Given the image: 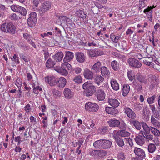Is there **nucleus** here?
Here are the masks:
<instances>
[{
  "instance_id": "obj_49",
  "label": "nucleus",
  "mask_w": 160,
  "mask_h": 160,
  "mask_svg": "<svg viewBox=\"0 0 160 160\" xmlns=\"http://www.w3.org/2000/svg\"><path fill=\"white\" fill-rule=\"evenodd\" d=\"M98 150H92L89 152V154L94 158H98Z\"/></svg>"
},
{
  "instance_id": "obj_26",
  "label": "nucleus",
  "mask_w": 160,
  "mask_h": 160,
  "mask_svg": "<svg viewBox=\"0 0 160 160\" xmlns=\"http://www.w3.org/2000/svg\"><path fill=\"white\" fill-rule=\"evenodd\" d=\"M53 58L57 62H60L62 59L63 54L61 52H58L53 56Z\"/></svg>"
},
{
  "instance_id": "obj_56",
  "label": "nucleus",
  "mask_w": 160,
  "mask_h": 160,
  "mask_svg": "<svg viewBox=\"0 0 160 160\" xmlns=\"http://www.w3.org/2000/svg\"><path fill=\"white\" fill-rule=\"evenodd\" d=\"M155 98V96L153 95L151 97L148 98L147 99V101L149 104H152L154 102Z\"/></svg>"
},
{
  "instance_id": "obj_16",
  "label": "nucleus",
  "mask_w": 160,
  "mask_h": 160,
  "mask_svg": "<svg viewBox=\"0 0 160 160\" xmlns=\"http://www.w3.org/2000/svg\"><path fill=\"white\" fill-rule=\"evenodd\" d=\"M76 15L78 18L83 19H85L87 16V13L84 9H79L77 10L75 12Z\"/></svg>"
},
{
  "instance_id": "obj_27",
  "label": "nucleus",
  "mask_w": 160,
  "mask_h": 160,
  "mask_svg": "<svg viewBox=\"0 0 160 160\" xmlns=\"http://www.w3.org/2000/svg\"><path fill=\"white\" fill-rule=\"evenodd\" d=\"M147 81H134L133 82V84L136 86L138 91L141 90L142 89V83H147Z\"/></svg>"
},
{
  "instance_id": "obj_17",
  "label": "nucleus",
  "mask_w": 160,
  "mask_h": 160,
  "mask_svg": "<svg viewBox=\"0 0 160 160\" xmlns=\"http://www.w3.org/2000/svg\"><path fill=\"white\" fill-rule=\"evenodd\" d=\"M96 95L98 100L102 101L105 98V94L102 90L98 89L96 91Z\"/></svg>"
},
{
  "instance_id": "obj_19",
  "label": "nucleus",
  "mask_w": 160,
  "mask_h": 160,
  "mask_svg": "<svg viewBox=\"0 0 160 160\" xmlns=\"http://www.w3.org/2000/svg\"><path fill=\"white\" fill-rule=\"evenodd\" d=\"M76 60L80 63H82L85 60V55L83 53L77 52L75 55Z\"/></svg>"
},
{
  "instance_id": "obj_57",
  "label": "nucleus",
  "mask_w": 160,
  "mask_h": 160,
  "mask_svg": "<svg viewBox=\"0 0 160 160\" xmlns=\"http://www.w3.org/2000/svg\"><path fill=\"white\" fill-rule=\"evenodd\" d=\"M9 18L12 20H16L20 19V18L15 13L11 14L9 16Z\"/></svg>"
},
{
  "instance_id": "obj_43",
  "label": "nucleus",
  "mask_w": 160,
  "mask_h": 160,
  "mask_svg": "<svg viewBox=\"0 0 160 160\" xmlns=\"http://www.w3.org/2000/svg\"><path fill=\"white\" fill-rule=\"evenodd\" d=\"M118 45L121 50H122L123 51L124 50H127V43L125 41H122L121 42V45H120V43H118Z\"/></svg>"
},
{
  "instance_id": "obj_40",
  "label": "nucleus",
  "mask_w": 160,
  "mask_h": 160,
  "mask_svg": "<svg viewBox=\"0 0 160 160\" xmlns=\"http://www.w3.org/2000/svg\"><path fill=\"white\" fill-rule=\"evenodd\" d=\"M111 65L112 68L115 71H117L119 68L118 62L116 60H113L111 62Z\"/></svg>"
},
{
  "instance_id": "obj_5",
  "label": "nucleus",
  "mask_w": 160,
  "mask_h": 160,
  "mask_svg": "<svg viewBox=\"0 0 160 160\" xmlns=\"http://www.w3.org/2000/svg\"><path fill=\"white\" fill-rule=\"evenodd\" d=\"M37 15L36 12H32L29 14V17L28 19V24L30 27L35 26L37 21Z\"/></svg>"
},
{
  "instance_id": "obj_23",
  "label": "nucleus",
  "mask_w": 160,
  "mask_h": 160,
  "mask_svg": "<svg viewBox=\"0 0 160 160\" xmlns=\"http://www.w3.org/2000/svg\"><path fill=\"white\" fill-rule=\"evenodd\" d=\"M108 102L109 104L113 107H117L120 104L119 102L115 98H109L108 99Z\"/></svg>"
},
{
  "instance_id": "obj_46",
  "label": "nucleus",
  "mask_w": 160,
  "mask_h": 160,
  "mask_svg": "<svg viewBox=\"0 0 160 160\" xmlns=\"http://www.w3.org/2000/svg\"><path fill=\"white\" fill-rule=\"evenodd\" d=\"M108 153L107 152L104 150H98V158H102L105 156Z\"/></svg>"
},
{
  "instance_id": "obj_35",
  "label": "nucleus",
  "mask_w": 160,
  "mask_h": 160,
  "mask_svg": "<svg viewBox=\"0 0 160 160\" xmlns=\"http://www.w3.org/2000/svg\"><path fill=\"white\" fill-rule=\"evenodd\" d=\"M156 118H154L152 116H151V121L153 125L156 127H160V122H159Z\"/></svg>"
},
{
  "instance_id": "obj_31",
  "label": "nucleus",
  "mask_w": 160,
  "mask_h": 160,
  "mask_svg": "<svg viewBox=\"0 0 160 160\" xmlns=\"http://www.w3.org/2000/svg\"><path fill=\"white\" fill-rule=\"evenodd\" d=\"M130 88L128 85L124 84L123 86L122 89V94L124 96H126L128 93L130 91Z\"/></svg>"
},
{
  "instance_id": "obj_61",
  "label": "nucleus",
  "mask_w": 160,
  "mask_h": 160,
  "mask_svg": "<svg viewBox=\"0 0 160 160\" xmlns=\"http://www.w3.org/2000/svg\"><path fill=\"white\" fill-rule=\"evenodd\" d=\"M54 69L56 71L62 74V68H61L60 66H56L55 67H53Z\"/></svg>"
},
{
  "instance_id": "obj_63",
  "label": "nucleus",
  "mask_w": 160,
  "mask_h": 160,
  "mask_svg": "<svg viewBox=\"0 0 160 160\" xmlns=\"http://www.w3.org/2000/svg\"><path fill=\"white\" fill-rule=\"evenodd\" d=\"M95 5L96 7L98 8L101 9L103 7V6L102 5V4L100 3L98 1L94 2Z\"/></svg>"
},
{
  "instance_id": "obj_7",
  "label": "nucleus",
  "mask_w": 160,
  "mask_h": 160,
  "mask_svg": "<svg viewBox=\"0 0 160 160\" xmlns=\"http://www.w3.org/2000/svg\"><path fill=\"white\" fill-rule=\"evenodd\" d=\"M85 108L86 111L94 112L98 110L99 106L95 103L89 102L86 104Z\"/></svg>"
},
{
  "instance_id": "obj_59",
  "label": "nucleus",
  "mask_w": 160,
  "mask_h": 160,
  "mask_svg": "<svg viewBox=\"0 0 160 160\" xmlns=\"http://www.w3.org/2000/svg\"><path fill=\"white\" fill-rule=\"evenodd\" d=\"M142 104H136L135 105V109L137 111L142 110L143 108Z\"/></svg>"
},
{
  "instance_id": "obj_18",
  "label": "nucleus",
  "mask_w": 160,
  "mask_h": 160,
  "mask_svg": "<svg viewBox=\"0 0 160 160\" xmlns=\"http://www.w3.org/2000/svg\"><path fill=\"white\" fill-rule=\"evenodd\" d=\"M83 74L85 78L87 79L92 80L93 77V74L92 72L88 69L84 70Z\"/></svg>"
},
{
  "instance_id": "obj_21",
  "label": "nucleus",
  "mask_w": 160,
  "mask_h": 160,
  "mask_svg": "<svg viewBox=\"0 0 160 160\" xmlns=\"http://www.w3.org/2000/svg\"><path fill=\"white\" fill-rule=\"evenodd\" d=\"M135 141L138 144L142 145L145 142L144 135H142V136L138 135L136 137Z\"/></svg>"
},
{
  "instance_id": "obj_11",
  "label": "nucleus",
  "mask_w": 160,
  "mask_h": 160,
  "mask_svg": "<svg viewBox=\"0 0 160 160\" xmlns=\"http://www.w3.org/2000/svg\"><path fill=\"white\" fill-rule=\"evenodd\" d=\"M124 108L125 113L129 118L134 119L136 118L135 112L130 108L126 106Z\"/></svg>"
},
{
  "instance_id": "obj_28",
  "label": "nucleus",
  "mask_w": 160,
  "mask_h": 160,
  "mask_svg": "<svg viewBox=\"0 0 160 160\" xmlns=\"http://www.w3.org/2000/svg\"><path fill=\"white\" fill-rule=\"evenodd\" d=\"M117 135L122 137H128L130 135V133L124 129L118 131L117 132Z\"/></svg>"
},
{
  "instance_id": "obj_39",
  "label": "nucleus",
  "mask_w": 160,
  "mask_h": 160,
  "mask_svg": "<svg viewBox=\"0 0 160 160\" xmlns=\"http://www.w3.org/2000/svg\"><path fill=\"white\" fill-rule=\"evenodd\" d=\"M110 83L114 90L117 91L119 89V85L117 81H111Z\"/></svg>"
},
{
  "instance_id": "obj_47",
  "label": "nucleus",
  "mask_w": 160,
  "mask_h": 160,
  "mask_svg": "<svg viewBox=\"0 0 160 160\" xmlns=\"http://www.w3.org/2000/svg\"><path fill=\"white\" fill-rule=\"evenodd\" d=\"M150 131L155 136H160V132L159 131L155 128L152 127Z\"/></svg>"
},
{
  "instance_id": "obj_30",
  "label": "nucleus",
  "mask_w": 160,
  "mask_h": 160,
  "mask_svg": "<svg viewBox=\"0 0 160 160\" xmlns=\"http://www.w3.org/2000/svg\"><path fill=\"white\" fill-rule=\"evenodd\" d=\"M101 63L99 61H98L94 64L92 69L96 72H99L101 70Z\"/></svg>"
},
{
  "instance_id": "obj_2",
  "label": "nucleus",
  "mask_w": 160,
  "mask_h": 160,
  "mask_svg": "<svg viewBox=\"0 0 160 160\" xmlns=\"http://www.w3.org/2000/svg\"><path fill=\"white\" fill-rule=\"evenodd\" d=\"M1 30L2 31L14 34L15 33L16 28L12 22H9L2 24L1 26Z\"/></svg>"
},
{
  "instance_id": "obj_20",
  "label": "nucleus",
  "mask_w": 160,
  "mask_h": 160,
  "mask_svg": "<svg viewBox=\"0 0 160 160\" xmlns=\"http://www.w3.org/2000/svg\"><path fill=\"white\" fill-rule=\"evenodd\" d=\"M129 121L130 124L134 126L137 130H140L141 128V122L136 120H131Z\"/></svg>"
},
{
  "instance_id": "obj_52",
  "label": "nucleus",
  "mask_w": 160,
  "mask_h": 160,
  "mask_svg": "<svg viewBox=\"0 0 160 160\" xmlns=\"http://www.w3.org/2000/svg\"><path fill=\"white\" fill-rule=\"evenodd\" d=\"M18 12L20 13L22 15L25 16L27 14V11L24 7L21 6V9H19Z\"/></svg>"
},
{
  "instance_id": "obj_6",
  "label": "nucleus",
  "mask_w": 160,
  "mask_h": 160,
  "mask_svg": "<svg viewBox=\"0 0 160 160\" xmlns=\"http://www.w3.org/2000/svg\"><path fill=\"white\" fill-rule=\"evenodd\" d=\"M59 19L60 20L61 22L59 24L60 25H62V23L66 24L68 26L70 27H74L73 26H75V24L72 21V20L66 16L62 15L60 16L59 17Z\"/></svg>"
},
{
  "instance_id": "obj_55",
  "label": "nucleus",
  "mask_w": 160,
  "mask_h": 160,
  "mask_svg": "<svg viewBox=\"0 0 160 160\" xmlns=\"http://www.w3.org/2000/svg\"><path fill=\"white\" fill-rule=\"evenodd\" d=\"M153 114L152 116L154 117V118H156L158 120L160 119V115L158 111L156 110V111L152 112Z\"/></svg>"
},
{
  "instance_id": "obj_32",
  "label": "nucleus",
  "mask_w": 160,
  "mask_h": 160,
  "mask_svg": "<svg viewBox=\"0 0 160 160\" xmlns=\"http://www.w3.org/2000/svg\"><path fill=\"white\" fill-rule=\"evenodd\" d=\"M143 107V108L142 110L143 116L146 121H148L149 120V116L147 112L148 107L146 106H144Z\"/></svg>"
},
{
  "instance_id": "obj_48",
  "label": "nucleus",
  "mask_w": 160,
  "mask_h": 160,
  "mask_svg": "<svg viewBox=\"0 0 160 160\" xmlns=\"http://www.w3.org/2000/svg\"><path fill=\"white\" fill-rule=\"evenodd\" d=\"M127 75L129 80H132L135 78L136 76L133 73L131 70L128 71L127 72Z\"/></svg>"
},
{
  "instance_id": "obj_51",
  "label": "nucleus",
  "mask_w": 160,
  "mask_h": 160,
  "mask_svg": "<svg viewBox=\"0 0 160 160\" xmlns=\"http://www.w3.org/2000/svg\"><path fill=\"white\" fill-rule=\"evenodd\" d=\"M21 6L19 5H14L11 6V9L15 12H18L20 9H21Z\"/></svg>"
},
{
  "instance_id": "obj_9",
  "label": "nucleus",
  "mask_w": 160,
  "mask_h": 160,
  "mask_svg": "<svg viewBox=\"0 0 160 160\" xmlns=\"http://www.w3.org/2000/svg\"><path fill=\"white\" fill-rule=\"evenodd\" d=\"M87 52L89 56L91 58L101 56L103 55V53L102 51L96 50L95 49L88 50Z\"/></svg>"
},
{
  "instance_id": "obj_54",
  "label": "nucleus",
  "mask_w": 160,
  "mask_h": 160,
  "mask_svg": "<svg viewBox=\"0 0 160 160\" xmlns=\"http://www.w3.org/2000/svg\"><path fill=\"white\" fill-rule=\"evenodd\" d=\"M144 138H145L147 140L151 141L153 139V135L150 134L149 133L147 134H144Z\"/></svg>"
},
{
  "instance_id": "obj_64",
  "label": "nucleus",
  "mask_w": 160,
  "mask_h": 160,
  "mask_svg": "<svg viewBox=\"0 0 160 160\" xmlns=\"http://www.w3.org/2000/svg\"><path fill=\"white\" fill-rule=\"evenodd\" d=\"M43 51L44 52V57L45 58V59L46 60V59H48L49 57V53L48 51L46 50H43Z\"/></svg>"
},
{
  "instance_id": "obj_36",
  "label": "nucleus",
  "mask_w": 160,
  "mask_h": 160,
  "mask_svg": "<svg viewBox=\"0 0 160 160\" xmlns=\"http://www.w3.org/2000/svg\"><path fill=\"white\" fill-rule=\"evenodd\" d=\"M110 38L111 40L114 43H116L118 42V40L120 38V36H116L113 33H112L110 35Z\"/></svg>"
},
{
  "instance_id": "obj_37",
  "label": "nucleus",
  "mask_w": 160,
  "mask_h": 160,
  "mask_svg": "<svg viewBox=\"0 0 160 160\" xmlns=\"http://www.w3.org/2000/svg\"><path fill=\"white\" fill-rule=\"evenodd\" d=\"M102 139L95 141L93 143V145L96 148H102Z\"/></svg>"
},
{
  "instance_id": "obj_1",
  "label": "nucleus",
  "mask_w": 160,
  "mask_h": 160,
  "mask_svg": "<svg viewBox=\"0 0 160 160\" xmlns=\"http://www.w3.org/2000/svg\"><path fill=\"white\" fill-rule=\"evenodd\" d=\"M91 83L90 81H88L83 84V88L85 90L84 91V95L86 96H90L96 91V88L93 85H91Z\"/></svg>"
},
{
  "instance_id": "obj_10",
  "label": "nucleus",
  "mask_w": 160,
  "mask_h": 160,
  "mask_svg": "<svg viewBox=\"0 0 160 160\" xmlns=\"http://www.w3.org/2000/svg\"><path fill=\"white\" fill-rule=\"evenodd\" d=\"M155 8L153 5L152 6H148V7L144 10L143 12L145 13L151 22H152V9Z\"/></svg>"
},
{
  "instance_id": "obj_14",
  "label": "nucleus",
  "mask_w": 160,
  "mask_h": 160,
  "mask_svg": "<svg viewBox=\"0 0 160 160\" xmlns=\"http://www.w3.org/2000/svg\"><path fill=\"white\" fill-rule=\"evenodd\" d=\"M65 97L67 99H71L74 96V92L68 88H65L63 92Z\"/></svg>"
},
{
  "instance_id": "obj_25",
  "label": "nucleus",
  "mask_w": 160,
  "mask_h": 160,
  "mask_svg": "<svg viewBox=\"0 0 160 160\" xmlns=\"http://www.w3.org/2000/svg\"><path fill=\"white\" fill-rule=\"evenodd\" d=\"M108 122L110 127H118L120 123V121L115 119L109 120Z\"/></svg>"
},
{
  "instance_id": "obj_12",
  "label": "nucleus",
  "mask_w": 160,
  "mask_h": 160,
  "mask_svg": "<svg viewBox=\"0 0 160 160\" xmlns=\"http://www.w3.org/2000/svg\"><path fill=\"white\" fill-rule=\"evenodd\" d=\"M68 62H64L62 64V75H67L68 74V70L71 69V65L68 63Z\"/></svg>"
},
{
  "instance_id": "obj_50",
  "label": "nucleus",
  "mask_w": 160,
  "mask_h": 160,
  "mask_svg": "<svg viewBox=\"0 0 160 160\" xmlns=\"http://www.w3.org/2000/svg\"><path fill=\"white\" fill-rule=\"evenodd\" d=\"M119 129H124L126 128L127 126L125 122L123 121H120V123L118 125V127Z\"/></svg>"
},
{
  "instance_id": "obj_22",
  "label": "nucleus",
  "mask_w": 160,
  "mask_h": 160,
  "mask_svg": "<svg viewBox=\"0 0 160 160\" xmlns=\"http://www.w3.org/2000/svg\"><path fill=\"white\" fill-rule=\"evenodd\" d=\"M105 111L107 113L113 115H116L118 113V110L113 107H106Z\"/></svg>"
},
{
  "instance_id": "obj_15",
  "label": "nucleus",
  "mask_w": 160,
  "mask_h": 160,
  "mask_svg": "<svg viewBox=\"0 0 160 160\" xmlns=\"http://www.w3.org/2000/svg\"><path fill=\"white\" fill-rule=\"evenodd\" d=\"M74 58V53L70 51L66 52L65 56L63 58V62H69L72 60Z\"/></svg>"
},
{
  "instance_id": "obj_62",
  "label": "nucleus",
  "mask_w": 160,
  "mask_h": 160,
  "mask_svg": "<svg viewBox=\"0 0 160 160\" xmlns=\"http://www.w3.org/2000/svg\"><path fill=\"white\" fill-rule=\"evenodd\" d=\"M50 85L51 86H53L55 85L58 84L57 82H56V81H45Z\"/></svg>"
},
{
  "instance_id": "obj_38",
  "label": "nucleus",
  "mask_w": 160,
  "mask_h": 160,
  "mask_svg": "<svg viewBox=\"0 0 160 160\" xmlns=\"http://www.w3.org/2000/svg\"><path fill=\"white\" fill-rule=\"evenodd\" d=\"M56 62L53 61L51 58H49L46 63V66L47 68H51L53 67Z\"/></svg>"
},
{
  "instance_id": "obj_33",
  "label": "nucleus",
  "mask_w": 160,
  "mask_h": 160,
  "mask_svg": "<svg viewBox=\"0 0 160 160\" xmlns=\"http://www.w3.org/2000/svg\"><path fill=\"white\" fill-rule=\"evenodd\" d=\"M114 138L117 144L119 147H122L124 145V143L122 138L118 137H114Z\"/></svg>"
},
{
  "instance_id": "obj_29",
  "label": "nucleus",
  "mask_w": 160,
  "mask_h": 160,
  "mask_svg": "<svg viewBox=\"0 0 160 160\" xmlns=\"http://www.w3.org/2000/svg\"><path fill=\"white\" fill-rule=\"evenodd\" d=\"M101 73L104 76H108L110 74V72L108 69L106 67L103 66L101 68Z\"/></svg>"
},
{
  "instance_id": "obj_13",
  "label": "nucleus",
  "mask_w": 160,
  "mask_h": 160,
  "mask_svg": "<svg viewBox=\"0 0 160 160\" xmlns=\"http://www.w3.org/2000/svg\"><path fill=\"white\" fill-rule=\"evenodd\" d=\"M141 124L143 128V131H140L139 134L144 135L150 133L152 127H149L146 123L143 122H141Z\"/></svg>"
},
{
  "instance_id": "obj_4",
  "label": "nucleus",
  "mask_w": 160,
  "mask_h": 160,
  "mask_svg": "<svg viewBox=\"0 0 160 160\" xmlns=\"http://www.w3.org/2000/svg\"><path fill=\"white\" fill-rule=\"evenodd\" d=\"M51 5V3L48 1H46L41 4L38 10L41 16L44 15V13L49 10Z\"/></svg>"
},
{
  "instance_id": "obj_41",
  "label": "nucleus",
  "mask_w": 160,
  "mask_h": 160,
  "mask_svg": "<svg viewBox=\"0 0 160 160\" xmlns=\"http://www.w3.org/2000/svg\"><path fill=\"white\" fill-rule=\"evenodd\" d=\"M148 149L149 153H152L155 151L156 147L155 144L151 143L148 145Z\"/></svg>"
},
{
  "instance_id": "obj_3",
  "label": "nucleus",
  "mask_w": 160,
  "mask_h": 160,
  "mask_svg": "<svg viewBox=\"0 0 160 160\" xmlns=\"http://www.w3.org/2000/svg\"><path fill=\"white\" fill-rule=\"evenodd\" d=\"M134 152L136 156L135 157L132 158L131 160H142L145 157V152L141 148L135 147Z\"/></svg>"
},
{
  "instance_id": "obj_24",
  "label": "nucleus",
  "mask_w": 160,
  "mask_h": 160,
  "mask_svg": "<svg viewBox=\"0 0 160 160\" xmlns=\"http://www.w3.org/2000/svg\"><path fill=\"white\" fill-rule=\"evenodd\" d=\"M102 148L106 149L109 148L112 145V142L106 139H102Z\"/></svg>"
},
{
  "instance_id": "obj_8",
  "label": "nucleus",
  "mask_w": 160,
  "mask_h": 160,
  "mask_svg": "<svg viewBox=\"0 0 160 160\" xmlns=\"http://www.w3.org/2000/svg\"><path fill=\"white\" fill-rule=\"evenodd\" d=\"M128 62L131 67L138 68L142 66L141 62L136 59L131 58L128 60Z\"/></svg>"
},
{
  "instance_id": "obj_60",
  "label": "nucleus",
  "mask_w": 160,
  "mask_h": 160,
  "mask_svg": "<svg viewBox=\"0 0 160 160\" xmlns=\"http://www.w3.org/2000/svg\"><path fill=\"white\" fill-rule=\"evenodd\" d=\"M118 158L119 160H125V157L123 153L120 152L118 156Z\"/></svg>"
},
{
  "instance_id": "obj_45",
  "label": "nucleus",
  "mask_w": 160,
  "mask_h": 160,
  "mask_svg": "<svg viewBox=\"0 0 160 160\" xmlns=\"http://www.w3.org/2000/svg\"><path fill=\"white\" fill-rule=\"evenodd\" d=\"M23 36L24 39L27 40V41L32 38L31 35L30 34V33L28 31H27L23 33Z\"/></svg>"
},
{
  "instance_id": "obj_44",
  "label": "nucleus",
  "mask_w": 160,
  "mask_h": 160,
  "mask_svg": "<svg viewBox=\"0 0 160 160\" xmlns=\"http://www.w3.org/2000/svg\"><path fill=\"white\" fill-rule=\"evenodd\" d=\"M52 93L54 97L57 98L60 97L62 94L61 92L55 89L52 91Z\"/></svg>"
},
{
  "instance_id": "obj_58",
  "label": "nucleus",
  "mask_w": 160,
  "mask_h": 160,
  "mask_svg": "<svg viewBox=\"0 0 160 160\" xmlns=\"http://www.w3.org/2000/svg\"><path fill=\"white\" fill-rule=\"evenodd\" d=\"M108 130V128L107 127H102L101 128H100L98 130L100 133L103 134L105 133Z\"/></svg>"
},
{
  "instance_id": "obj_34",
  "label": "nucleus",
  "mask_w": 160,
  "mask_h": 160,
  "mask_svg": "<svg viewBox=\"0 0 160 160\" xmlns=\"http://www.w3.org/2000/svg\"><path fill=\"white\" fill-rule=\"evenodd\" d=\"M18 46L20 48L22 49L24 51L28 49V46L26 44V42L24 41H22L19 42L18 44Z\"/></svg>"
},
{
  "instance_id": "obj_42",
  "label": "nucleus",
  "mask_w": 160,
  "mask_h": 160,
  "mask_svg": "<svg viewBox=\"0 0 160 160\" xmlns=\"http://www.w3.org/2000/svg\"><path fill=\"white\" fill-rule=\"evenodd\" d=\"M137 80H144L146 79V77L145 74L142 73H138L136 76Z\"/></svg>"
},
{
  "instance_id": "obj_53",
  "label": "nucleus",
  "mask_w": 160,
  "mask_h": 160,
  "mask_svg": "<svg viewBox=\"0 0 160 160\" xmlns=\"http://www.w3.org/2000/svg\"><path fill=\"white\" fill-rule=\"evenodd\" d=\"M66 81H58L57 84L59 87L63 88L66 84Z\"/></svg>"
}]
</instances>
